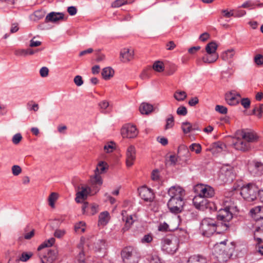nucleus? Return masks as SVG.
<instances>
[{
	"label": "nucleus",
	"mask_w": 263,
	"mask_h": 263,
	"mask_svg": "<svg viewBox=\"0 0 263 263\" xmlns=\"http://www.w3.org/2000/svg\"><path fill=\"white\" fill-rule=\"evenodd\" d=\"M108 168V165L107 163L104 161H101L98 163L95 170V172L98 174H102L105 173Z\"/></svg>",
	"instance_id": "nucleus-30"
},
{
	"label": "nucleus",
	"mask_w": 263,
	"mask_h": 263,
	"mask_svg": "<svg viewBox=\"0 0 263 263\" xmlns=\"http://www.w3.org/2000/svg\"><path fill=\"white\" fill-rule=\"evenodd\" d=\"M153 106L148 103L143 102L141 104L139 107V110L143 115H148L153 111Z\"/></svg>",
	"instance_id": "nucleus-26"
},
{
	"label": "nucleus",
	"mask_w": 263,
	"mask_h": 263,
	"mask_svg": "<svg viewBox=\"0 0 263 263\" xmlns=\"http://www.w3.org/2000/svg\"><path fill=\"white\" fill-rule=\"evenodd\" d=\"M234 175L233 168L229 165H225L221 167L220 170L219 178L223 182L232 181Z\"/></svg>",
	"instance_id": "nucleus-10"
},
{
	"label": "nucleus",
	"mask_w": 263,
	"mask_h": 263,
	"mask_svg": "<svg viewBox=\"0 0 263 263\" xmlns=\"http://www.w3.org/2000/svg\"><path fill=\"white\" fill-rule=\"evenodd\" d=\"M254 60L256 65H261L263 64V55L258 54L254 57Z\"/></svg>",
	"instance_id": "nucleus-48"
},
{
	"label": "nucleus",
	"mask_w": 263,
	"mask_h": 263,
	"mask_svg": "<svg viewBox=\"0 0 263 263\" xmlns=\"http://www.w3.org/2000/svg\"><path fill=\"white\" fill-rule=\"evenodd\" d=\"M58 252L57 249H48L47 254L40 257L42 263H54L58 258Z\"/></svg>",
	"instance_id": "nucleus-14"
},
{
	"label": "nucleus",
	"mask_w": 263,
	"mask_h": 263,
	"mask_svg": "<svg viewBox=\"0 0 263 263\" xmlns=\"http://www.w3.org/2000/svg\"><path fill=\"white\" fill-rule=\"evenodd\" d=\"M114 143L113 142H110L107 145H105L104 147V149L107 153L111 152L113 149L115 148L113 145Z\"/></svg>",
	"instance_id": "nucleus-59"
},
{
	"label": "nucleus",
	"mask_w": 263,
	"mask_h": 263,
	"mask_svg": "<svg viewBox=\"0 0 263 263\" xmlns=\"http://www.w3.org/2000/svg\"><path fill=\"white\" fill-rule=\"evenodd\" d=\"M224 147H226V145L220 142H216L213 144L212 151L213 152H215L216 150L218 152L221 151Z\"/></svg>",
	"instance_id": "nucleus-40"
},
{
	"label": "nucleus",
	"mask_w": 263,
	"mask_h": 263,
	"mask_svg": "<svg viewBox=\"0 0 263 263\" xmlns=\"http://www.w3.org/2000/svg\"><path fill=\"white\" fill-rule=\"evenodd\" d=\"M32 255L33 254L31 252H23L20 257V260L24 262L26 261L30 258Z\"/></svg>",
	"instance_id": "nucleus-43"
},
{
	"label": "nucleus",
	"mask_w": 263,
	"mask_h": 263,
	"mask_svg": "<svg viewBox=\"0 0 263 263\" xmlns=\"http://www.w3.org/2000/svg\"><path fill=\"white\" fill-rule=\"evenodd\" d=\"M219 58L218 53H206L202 58L203 62L206 64H211L215 62Z\"/></svg>",
	"instance_id": "nucleus-22"
},
{
	"label": "nucleus",
	"mask_w": 263,
	"mask_h": 263,
	"mask_svg": "<svg viewBox=\"0 0 263 263\" xmlns=\"http://www.w3.org/2000/svg\"><path fill=\"white\" fill-rule=\"evenodd\" d=\"M246 14V12L244 10H234V17H240Z\"/></svg>",
	"instance_id": "nucleus-58"
},
{
	"label": "nucleus",
	"mask_w": 263,
	"mask_h": 263,
	"mask_svg": "<svg viewBox=\"0 0 263 263\" xmlns=\"http://www.w3.org/2000/svg\"><path fill=\"white\" fill-rule=\"evenodd\" d=\"M168 229V225L164 222L163 223H161L158 227V230L160 231L165 232L167 231Z\"/></svg>",
	"instance_id": "nucleus-63"
},
{
	"label": "nucleus",
	"mask_w": 263,
	"mask_h": 263,
	"mask_svg": "<svg viewBox=\"0 0 263 263\" xmlns=\"http://www.w3.org/2000/svg\"><path fill=\"white\" fill-rule=\"evenodd\" d=\"M121 61L123 62H128L134 58V51L129 49L124 48L120 51Z\"/></svg>",
	"instance_id": "nucleus-20"
},
{
	"label": "nucleus",
	"mask_w": 263,
	"mask_h": 263,
	"mask_svg": "<svg viewBox=\"0 0 263 263\" xmlns=\"http://www.w3.org/2000/svg\"><path fill=\"white\" fill-rule=\"evenodd\" d=\"M218 48V45L216 42L213 41L208 43L205 48V51L207 53H217L216 50Z\"/></svg>",
	"instance_id": "nucleus-29"
},
{
	"label": "nucleus",
	"mask_w": 263,
	"mask_h": 263,
	"mask_svg": "<svg viewBox=\"0 0 263 263\" xmlns=\"http://www.w3.org/2000/svg\"><path fill=\"white\" fill-rule=\"evenodd\" d=\"M90 181L92 185L93 186V187L96 188L95 192H98L99 189L97 186H101L103 183L102 179L100 175L95 172L94 176L91 178Z\"/></svg>",
	"instance_id": "nucleus-25"
},
{
	"label": "nucleus",
	"mask_w": 263,
	"mask_h": 263,
	"mask_svg": "<svg viewBox=\"0 0 263 263\" xmlns=\"http://www.w3.org/2000/svg\"><path fill=\"white\" fill-rule=\"evenodd\" d=\"M248 169L253 176H260L263 174V163L256 160L249 161Z\"/></svg>",
	"instance_id": "nucleus-11"
},
{
	"label": "nucleus",
	"mask_w": 263,
	"mask_h": 263,
	"mask_svg": "<svg viewBox=\"0 0 263 263\" xmlns=\"http://www.w3.org/2000/svg\"><path fill=\"white\" fill-rule=\"evenodd\" d=\"M153 69L158 72L163 71L164 69V66L163 63L159 61H156L153 66Z\"/></svg>",
	"instance_id": "nucleus-42"
},
{
	"label": "nucleus",
	"mask_w": 263,
	"mask_h": 263,
	"mask_svg": "<svg viewBox=\"0 0 263 263\" xmlns=\"http://www.w3.org/2000/svg\"><path fill=\"white\" fill-rule=\"evenodd\" d=\"M12 172L14 176H18L22 172V168L19 165H14L12 167Z\"/></svg>",
	"instance_id": "nucleus-51"
},
{
	"label": "nucleus",
	"mask_w": 263,
	"mask_h": 263,
	"mask_svg": "<svg viewBox=\"0 0 263 263\" xmlns=\"http://www.w3.org/2000/svg\"><path fill=\"white\" fill-rule=\"evenodd\" d=\"M190 149L192 151H195L196 154H199L201 151V146L199 144L193 143L190 146Z\"/></svg>",
	"instance_id": "nucleus-45"
},
{
	"label": "nucleus",
	"mask_w": 263,
	"mask_h": 263,
	"mask_svg": "<svg viewBox=\"0 0 263 263\" xmlns=\"http://www.w3.org/2000/svg\"><path fill=\"white\" fill-rule=\"evenodd\" d=\"M195 192L204 198H211L214 196L215 191L213 187L209 185L202 184H197L194 187Z\"/></svg>",
	"instance_id": "nucleus-12"
},
{
	"label": "nucleus",
	"mask_w": 263,
	"mask_h": 263,
	"mask_svg": "<svg viewBox=\"0 0 263 263\" xmlns=\"http://www.w3.org/2000/svg\"><path fill=\"white\" fill-rule=\"evenodd\" d=\"M227 241L224 240L215 245L213 250L217 258L222 259V261H226L232 255L233 248H229L226 246Z\"/></svg>",
	"instance_id": "nucleus-5"
},
{
	"label": "nucleus",
	"mask_w": 263,
	"mask_h": 263,
	"mask_svg": "<svg viewBox=\"0 0 263 263\" xmlns=\"http://www.w3.org/2000/svg\"><path fill=\"white\" fill-rule=\"evenodd\" d=\"M140 197L144 201L152 202L154 199V194L153 191L146 186H142L138 189Z\"/></svg>",
	"instance_id": "nucleus-15"
},
{
	"label": "nucleus",
	"mask_w": 263,
	"mask_h": 263,
	"mask_svg": "<svg viewBox=\"0 0 263 263\" xmlns=\"http://www.w3.org/2000/svg\"><path fill=\"white\" fill-rule=\"evenodd\" d=\"M22 139V136L20 133L14 135L12 139V142L14 144H18Z\"/></svg>",
	"instance_id": "nucleus-50"
},
{
	"label": "nucleus",
	"mask_w": 263,
	"mask_h": 263,
	"mask_svg": "<svg viewBox=\"0 0 263 263\" xmlns=\"http://www.w3.org/2000/svg\"><path fill=\"white\" fill-rule=\"evenodd\" d=\"M235 54V51L233 49H228L223 52L221 54V58L225 61L231 62V59Z\"/></svg>",
	"instance_id": "nucleus-28"
},
{
	"label": "nucleus",
	"mask_w": 263,
	"mask_h": 263,
	"mask_svg": "<svg viewBox=\"0 0 263 263\" xmlns=\"http://www.w3.org/2000/svg\"><path fill=\"white\" fill-rule=\"evenodd\" d=\"M257 219L262 220L260 226L256 228L254 233V239L259 244L263 242V216L257 215Z\"/></svg>",
	"instance_id": "nucleus-17"
},
{
	"label": "nucleus",
	"mask_w": 263,
	"mask_h": 263,
	"mask_svg": "<svg viewBox=\"0 0 263 263\" xmlns=\"http://www.w3.org/2000/svg\"><path fill=\"white\" fill-rule=\"evenodd\" d=\"M138 134L137 129L134 125L128 124L121 129V134L123 138H134L138 135Z\"/></svg>",
	"instance_id": "nucleus-13"
},
{
	"label": "nucleus",
	"mask_w": 263,
	"mask_h": 263,
	"mask_svg": "<svg viewBox=\"0 0 263 263\" xmlns=\"http://www.w3.org/2000/svg\"><path fill=\"white\" fill-rule=\"evenodd\" d=\"M237 206L230 198H227L223 201V208L220 209L217 215V219L222 221L221 224L226 230L230 227L229 222L233 218L232 212L237 211Z\"/></svg>",
	"instance_id": "nucleus-2"
},
{
	"label": "nucleus",
	"mask_w": 263,
	"mask_h": 263,
	"mask_svg": "<svg viewBox=\"0 0 263 263\" xmlns=\"http://www.w3.org/2000/svg\"><path fill=\"white\" fill-rule=\"evenodd\" d=\"M121 255L124 263H138L140 258V253L132 246L124 248Z\"/></svg>",
	"instance_id": "nucleus-3"
},
{
	"label": "nucleus",
	"mask_w": 263,
	"mask_h": 263,
	"mask_svg": "<svg viewBox=\"0 0 263 263\" xmlns=\"http://www.w3.org/2000/svg\"><path fill=\"white\" fill-rule=\"evenodd\" d=\"M58 194L55 192L51 193L48 197L49 204L51 208H54V202L58 199Z\"/></svg>",
	"instance_id": "nucleus-39"
},
{
	"label": "nucleus",
	"mask_w": 263,
	"mask_h": 263,
	"mask_svg": "<svg viewBox=\"0 0 263 263\" xmlns=\"http://www.w3.org/2000/svg\"><path fill=\"white\" fill-rule=\"evenodd\" d=\"M153 240V236L151 234L145 235L141 239L142 243H149Z\"/></svg>",
	"instance_id": "nucleus-54"
},
{
	"label": "nucleus",
	"mask_w": 263,
	"mask_h": 263,
	"mask_svg": "<svg viewBox=\"0 0 263 263\" xmlns=\"http://www.w3.org/2000/svg\"><path fill=\"white\" fill-rule=\"evenodd\" d=\"M258 187L253 183H249L241 187L240 194L244 199L251 202L256 199Z\"/></svg>",
	"instance_id": "nucleus-4"
},
{
	"label": "nucleus",
	"mask_w": 263,
	"mask_h": 263,
	"mask_svg": "<svg viewBox=\"0 0 263 263\" xmlns=\"http://www.w3.org/2000/svg\"><path fill=\"white\" fill-rule=\"evenodd\" d=\"M215 110L221 114H226L228 112V109L226 107L220 105H217L215 106Z\"/></svg>",
	"instance_id": "nucleus-46"
},
{
	"label": "nucleus",
	"mask_w": 263,
	"mask_h": 263,
	"mask_svg": "<svg viewBox=\"0 0 263 263\" xmlns=\"http://www.w3.org/2000/svg\"><path fill=\"white\" fill-rule=\"evenodd\" d=\"M170 198H183L185 195L184 190L179 186H173L168 191Z\"/></svg>",
	"instance_id": "nucleus-16"
},
{
	"label": "nucleus",
	"mask_w": 263,
	"mask_h": 263,
	"mask_svg": "<svg viewBox=\"0 0 263 263\" xmlns=\"http://www.w3.org/2000/svg\"><path fill=\"white\" fill-rule=\"evenodd\" d=\"M92 241H93L92 249L97 252H100L104 251L106 249V245L105 240L102 239H97V238L93 236L92 237Z\"/></svg>",
	"instance_id": "nucleus-18"
},
{
	"label": "nucleus",
	"mask_w": 263,
	"mask_h": 263,
	"mask_svg": "<svg viewBox=\"0 0 263 263\" xmlns=\"http://www.w3.org/2000/svg\"><path fill=\"white\" fill-rule=\"evenodd\" d=\"M74 230L77 233H84L85 231V223L80 221L74 226Z\"/></svg>",
	"instance_id": "nucleus-41"
},
{
	"label": "nucleus",
	"mask_w": 263,
	"mask_h": 263,
	"mask_svg": "<svg viewBox=\"0 0 263 263\" xmlns=\"http://www.w3.org/2000/svg\"><path fill=\"white\" fill-rule=\"evenodd\" d=\"M181 128L184 134H187L192 131V124L187 121L181 123Z\"/></svg>",
	"instance_id": "nucleus-34"
},
{
	"label": "nucleus",
	"mask_w": 263,
	"mask_h": 263,
	"mask_svg": "<svg viewBox=\"0 0 263 263\" xmlns=\"http://www.w3.org/2000/svg\"><path fill=\"white\" fill-rule=\"evenodd\" d=\"M135 220L133 219V215H129L127 216L126 219L125 220V224L124 227L123 228L122 230L123 231H127L130 227V226L133 224Z\"/></svg>",
	"instance_id": "nucleus-38"
},
{
	"label": "nucleus",
	"mask_w": 263,
	"mask_h": 263,
	"mask_svg": "<svg viewBox=\"0 0 263 263\" xmlns=\"http://www.w3.org/2000/svg\"><path fill=\"white\" fill-rule=\"evenodd\" d=\"M217 227L216 221L214 219L205 218L200 223V230L202 235L209 237L216 231Z\"/></svg>",
	"instance_id": "nucleus-6"
},
{
	"label": "nucleus",
	"mask_w": 263,
	"mask_h": 263,
	"mask_svg": "<svg viewBox=\"0 0 263 263\" xmlns=\"http://www.w3.org/2000/svg\"><path fill=\"white\" fill-rule=\"evenodd\" d=\"M67 11L70 15H74L77 13V9L74 6H70L68 7Z\"/></svg>",
	"instance_id": "nucleus-64"
},
{
	"label": "nucleus",
	"mask_w": 263,
	"mask_h": 263,
	"mask_svg": "<svg viewBox=\"0 0 263 263\" xmlns=\"http://www.w3.org/2000/svg\"><path fill=\"white\" fill-rule=\"evenodd\" d=\"M55 238L53 237L50 238L47 240H45L38 247L37 251H39L45 248H49L52 246L55 242Z\"/></svg>",
	"instance_id": "nucleus-31"
},
{
	"label": "nucleus",
	"mask_w": 263,
	"mask_h": 263,
	"mask_svg": "<svg viewBox=\"0 0 263 263\" xmlns=\"http://www.w3.org/2000/svg\"><path fill=\"white\" fill-rule=\"evenodd\" d=\"M187 113L186 108L184 106L179 107L177 109V114L180 116H185Z\"/></svg>",
	"instance_id": "nucleus-52"
},
{
	"label": "nucleus",
	"mask_w": 263,
	"mask_h": 263,
	"mask_svg": "<svg viewBox=\"0 0 263 263\" xmlns=\"http://www.w3.org/2000/svg\"><path fill=\"white\" fill-rule=\"evenodd\" d=\"M49 73V69L46 67H43L40 70V74L42 77H46L48 76Z\"/></svg>",
	"instance_id": "nucleus-56"
},
{
	"label": "nucleus",
	"mask_w": 263,
	"mask_h": 263,
	"mask_svg": "<svg viewBox=\"0 0 263 263\" xmlns=\"http://www.w3.org/2000/svg\"><path fill=\"white\" fill-rule=\"evenodd\" d=\"M183 198H170L167 202V206L171 212L174 214L180 213L183 208Z\"/></svg>",
	"instance_id": "nucleus-9"
},
{
	"label": "nucleus",
	"mask_w": 263,
	"mask_h": 263,
	"mask_svg": "<svg viewBox=\"0 0 263 263\" xmlns=\"http://www.w3.org/2000/svg\"><path fill=\"white\" fill-rule=\"evenodd\" d=\"M136 159V149L135 147L133 146H129L126 151V165L127 167H130L134 164V162Z\"/></svg>",
	"instance_id": "nucleus-19"
},
{
	"label": "nucleus",
	"mask_w": 263,
	"mask_h": 263,
	"mask_svg": "<svg viewBox=\"0 0 263 263\" xmlns=\"http://www.w3.org/2000/svg\"><path fill=\"white\" fill-rule=\"evenodd\" d=\"M101 74L104 80H109L113 77L114 70L110 67H107L103 69Z\"/></svg>",
	"instance_id": "nucleus-27"
},
{
	"label": "nucleus",
	"mask_w": 263,
	"mask_h": 263,
	"mask_svg": "<svg viewBox=\"0 0 263 263\" xmlns=\"http://www.w3.org/2000/svg\"><path fill=\"white\" fill-rule=\"evenodd\" d=\"M187 263H207V259L203 255H193L189 258Z\"/></svg>",
	"instance_id": "nucleus-23"
},
{
	"label": "nucleus",
	"mask_w": 263,
	"mask_h": 263,
	"mask_svg": "<svg viewBox=\"0 0 263 263\" xmlns=\"http://www.w3.org/2000/svg\"><path fill=\"white\" fill-rule=\"evenodd\" d=\"M73 81L78 86H80L83 84L82 78L80 76H77L74 77Z\"/></svg>",
	"instance_id": "nucleus-55"
},
{
	"label": "nucleus",
	"mask_w": 263,
	"mask_h": 263,
	"mask_svg": "<svg viewBox=\"0 0 263 263\" xmlns=\"http://www.w3.org/2000/svg\"><path fill=\"white\" fill-rule=\"evenodd\" d=\"M225 99L227 102L230 105H234L239 103V101L235 97L231 96V94H226Z\"/></svg>",
	"instance_id": "nucleus-37"
},
{
	"label": "nucleus",
	"mask_w": 263,
	"mask_h": 263,
	"mask_svg": "<svg viewBox=\"0 0 263 263\" xmlns=\"http://www.w3.org/2000/svg\"><path fill=\"white\" fill-rule=\"evenodd\" d=\"M109 214L107 211L101 212L99 216L98 224L99 226H105L109 221Z\"/></svg>",
	"instance_id": "nucleus-24"
},
{
	"label": "nucleus",
	"mask_w": 263,
	"mask_h": 263,
	"mask_svg": "<svg viewBox=\"0 0 263 263\" xmlns=\"http://www.w3.org/2000/svg\"><path fill=\"white\" fill-rule=\"evenodd\" d=\"M193 203L196 209L200 210H204L208 208L217 210V208L213 202H210L205 198L199 194H197L193 199Z\"/></svg>",
	"instance_id": "nucleus-7"
},
{
	"label": "nucleus",
	"mask_w": 263,
	"mask_h": 263,
	"mask_svg": "<svg viewBox=\"0 0 263 263\" xmlns=\"http://www.w3.org/2000/svg\"><path fill=\"white\" fill-rule=\"evenodd\" d=\"M32 103H33V101H29V102L27 103V109L30 111H31V110H33L34 111H37L39 108L38 104L34 103L31 105Z\"/></svg>",
	"instance_id": "nucleus-44"
},
{
	"label": "nucleus",
	"mask_w": 263,
	"mask_h": 263,
	"mask_svg": "<svg viewBox=\"0 0 263 263\" xmlns=\"http://www.w3.org/2000/svg\"><path fill=\"white\" fill-rule=\"evenodd\" d=\"M178 239L175 237H172L171 239L165 238L163 240L162 249L168 254H173L178 248Z\"/></svg>",
	"instance_id": "nucleus-8"
},
{
	"label": "nucleus",
	"mask_w": 263,
	"mask_h": 263,
	"mask_svg": "<svg viewBox=\"0 0 263 263\" xmlns=\"http://www.w3.org/2000/svg\"><path fill=\"white\" fill-rule=\"evenodd\" d=\"M242 139H237L233 143L236 149L247 152L252 148L251 143L256 141L258 138L256 133L251 129H243L241 132Z\"/></svg>",
	"instance_id": "nucleus-1"
},
{
	"label": "nucleus",
	"mask_w": 263,
	"mask_h": 263,
	"mask_svg": "<svg viewBox=\"0 0 263 263\" xmlns=\"http://www.w3.org/2000/svg\"><path fill=\"white\" fill-rule=\"evenodd\" d=\"M199 103V99L197 97L192 98L189 101V105L191 106H194Z\"/></svg>",
	"instance_id": "nucleus-61"
},
{
	"label": "nucleus",
	"mask_w": 263,
	"mask_h": 263,
	"mask_svg": "<svg viewBox=\"0 0 263 263\" xmlns=\"http://www.w3.org/2000/svg\"><path fill=\"white\" fill-rule=\"evenodd\" d=\"M174 124L175 121L174 117L172 114H170L166 119V124L164 127V129L167 130L172 128L174 126Z\"/></svg>",
	"instance_id": "nucleus-35"
},
{
	"label": "nucleus",
	"mask_w": 263,
	"mask_h": 263,
	"mask_svg": "<svg viewBox=\"0 0 263 263\" xmlns=\"http://www.w3.org/2000/svg\"><path fill=\"white\" fill-rule=\"evenodd\" d=\"M77 261L78 263H85V257L84 252L83 250H81L79 253L77 257Z\"/></svg>",
	"instance_id": "nucleus-47"
},
{
	"label": "nucleus",
	"mask_w": 263,
	"mask_h": 263,
	"mask_svg": "<svg viewBox=\"0 0 263 263\" xmlns=\"http://www.w3.org/2000/svg\"><path fill=\"white\" fill-rule=\"evenodd\" d=\"M134 2V0H116L111 4V7L113 8H118L124 5L130 4Z\"/></svg>",
	"instance_id": "nucleus-36"
},
{
	"label": "nucleus",
	"mask_w": 263,
	"mask_h": 263,
	"mask_svg": "<svg viewBox=\"0 0 263 263\" xmlns=\"http://www.w3.org/2000/svg\"><path fill=\"white\" fill-rule=\"evenodd\" d=\"M240 103L242 106L246 109L249 108L250 106L251 101L248 98L242 99Z\"/></svg>",
	"instance_id": "nucleus-49"
},
{
	"label": "nucleus",
	"mask_w": 263,
	"mask_h": 263,
	"mask_svg": "<svg viewBox=\"0 0 263 263\" xmlns=\"http://www.w3.org/2000/svg\"><path fill=\"white\" fill-rule=\"evenodd\" d=\"M149 263H163L157 255H153L151 257Z\"/></svg>",
	"instance_id": "nucleus-62"
},
{
	"label": "nucleus",
	"mask_w": 263,
	"mask_h": 263,
	"mask_svg": "<svg viewBox=\"0 0 263 263\" xmlns=\"http://www.w3.org/2000/svg\"><path fill=\"white\" fill-rule=\"evenodd\" d=\"M64 14L63 13L51 12L46 17V22H57L64 19Z\"/></svg>",
	"instance_id": "nucleus-21"
},
{
	"label": "nucleus",
	"mask_w": 263,
	"mask_h": 263,
	"mask_svg": "<svg viewBox=\"0 0 263 263\" xmlns=\"http://www.w3.org/2000/svg\"><path fill=\"white\" fill-rule=\"evenodd\" d=\"M174 97L178 101L184 100L187 97V95L184 91L177 90L174 94Z\"/></svg>",
	"instance_id": "nucleus-33"
},
{
	"label": "nucleus",
	"mask_w": 263,
	"mask_h": 263,
	"mask_svg": "<svg viewBox=\"0 0 263 263\" xmlns=\"http://www.w3.org/2000/svg\"><path fill=\"white\" fill-rule=\"evenodd\" d=\"M221 12L223 13V16L225 17H230L231 16L234 17V10H230V11H228V9H224L221 11Z\"/></svg>",
	"instance_id": "nucleus-53"
},
{
	"label": "nucleus",
	"mask_w": 263,
	"mask_h": 263,
	"mask_svg": "<svg viewBox=\"0 0 263 263\" xmlns=\"http://www.w3.org/2000/svg\"><path fill=\"white\" fill-rule=\"evenodd\" d=\"M88 192L87 191V189L85 187L82 186L81 187V191L78 192L77 193V197L76 198V201L77 202H80V200L78 199L79 198H82L83 199H85L87 195Z\"/></svg>",
	"instance_id": "nucleus-32"
},
{
	"label": "nucleus",
	"mask_w": 263,
	"mask_h": 263,
	"mask_svg": "<svg viewBox=\"0 0 263 263\" xmlns=\"http://www.w3.org/2000/svg\"><path fill=\"white\" fill-rule=\"evenodd\" d=\"M65 234V231L64 230L57 229L54 233V236L58 238L62 237Z\"/></svg>",
	"instance_id": "nucleus-57"
},
{
	"label": "nucleus",
	"mask_w": 263,
	"mask_h": 263,
	"mask_svg": "<svg viewBox=\"0 0 263 263\" xmlns=\"http://www.w3.org/2000/svg\"><path fill=\"white\" fill-rule=\"evenodd\" d=\"M35 37H33L30 41L29 46L31 47L39 46L41 45L42 42L38 41H34Z\"/></svg>",
	"instance_id": "nucleus-60"
}]
</instances>
